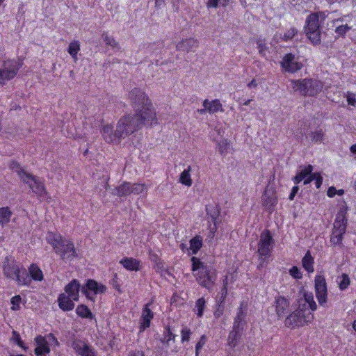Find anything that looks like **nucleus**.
Instances as JSON below:
<instances>
[{"instance_id":"nucleus-1","label":"nucleus","mask_w":356,"mask_h":356,"mask_svg":"<svg viewBox=\"0 0 356 356\" xmlns=\"http://www.w3.org/2000/svg\"><path fill=\"white\" fill-rule=\"evenodd\" d=\"M128 98L134 108L142 106V108L137 109L134 115H127L120 118L115 131L111 124L104 125L102 134L107 143L119 144L122 138L140 129L145 124L152 126L157 123L155 110L145 91L141 88H134L129 92Z\"/></svg>"},{"instance_id":"nucleus-2","label":"nucleus","mask_w":356,"mask_h":356,"mask_svg":"<svg viewBox=\"0 0 356 356\" xmlns=\"http://www.w3.org/2000/svg\"><path fill=\"white\" fill-rule=\"evenodd\" d=\"M2 270L7 279L14 280L18 286H29L31 284V280L26 268L13 257H5Z\"/></svg>"},{"instance_id":"nucleus-3","label":"nucleus","mask_w":356,"mask_h":356,"mask_svg":"<svg viewBox=\"0 0 356 356\" xmlns=\"http://www.w3.org/2000/svg\"><path fill=\"white\" fill-rule=\"evenodd\" d=\"M191 270L197 283L201 286L211 291L217 280L216 269L211 266L205 264L195 257L191 258Z\"/></svg>"},{"instance_id":"nucleus-4","label":"nucleus","mask_w":356,"mask_h":356,"mask_svg":"<svg viewBox=\"0 0 356 356\" xmlns=\"http://www.w3.org/2000/svg\"><path fill=\"white\" fill-rule=\"evenodd\" d=\"M46 238L47 243L52 246L56 254L60 256L61 259L72 261L78 257L72 241L63 238L60 234L49 232Z\"/></svg>"},{"instance_id":"nucleus-5","label":"nucleus","mask_w":356,"mask_h":356,"mask_svg":"<svg viewBox=\"0 0 356 356\" xmlns=\"http://www.w3.org/2000/svg\"><path fill=\"white\" fill-rule=\"evenodd\" d=\"M291 86L294 91L303 96L309 97L318 94L323 87V82L315 79L291 80Z\"/></svg>"},{"instance_id":"nucleus-6","label":"nucleus","mask_w":356,"mask_h":356,"mask_svg":"<svg viewBox=\"0 0 356 356\" xmlns=\"http://www.w3.org/2000/svg\"><path fill=\"white\" fill-rule=\"evenodd\" d=\"M314 319V314L306 308L305 305L298 307L285 319L288 327L304 326Z\"/></svg>"},{"instance_id":"nucleus-7","label":"nucleus","mask_w":356,"mask_h":356,"mask_svg":"<svg viewBox=\"0 0 356 356\" xmlns=\"http://www.w3.org/2000/svg\"><path fill=\"white\" fill-rule=\"evenodd\" d=\"M274 241L268 229H264L260 235V239L258 243L257 252L259 255L260 263L258 268L261 267L263 264L270 257L273 250Z\"/></svg>"},{"instance_id":"nucleus-8","label":"nucleus","mask_w":356,"mask_h":356,"mask_svg":"<svg viewBox=\"0 0 356 356\" xmlns=\"http://www.w3.org/2000/svg\"><path fill=\"white\" fill-rule=\"evenodd\" d=\"M304 30L307 38L314 45L320 44L321 32L318 13H311L307 17Z\"/></svg>"},{"instance_id":"nucleus-9","label":"nucleus","mask_w":356,"mask_h":356,"mask_svg":"<svg viewBox=\"0 0 356 356\" xmlns=\"http://www.w3.org/2000/svg\"><path fill=\"white\" fill-rule=\"evenodd\" d=\"M147 186L144 184L123 181L112 191V195L118 197H126L130 195H140L147 193Z\"/></svg>"},{"instance_id":"nucleus-10","label":"nucleus","mask_w":356,"mask_h":356,"mask_svg":"<svg viewBox=\"0 0 356 356\" xmlns=\"http://www.w3.org/2000/svg\"><path fill=\"white\" fill-rule=\"evenodd\" d=\"M71 346L79 355L98 356L97 350L86 340L74 339Z\"/></svg>"},{"instance_id":"nucleus-11","label":"nucleus","mask_w":356,"mask_h":356,"mask_svg":"<svg viewBox=\"0 0 356 356\" xmlns=\"http://www.w3.org/2000/svg\"><path fill=\"white\" fill-rule=\"evenodd\" d=\"M315 292L317 300L321 306L326 307L327 289L325 278L323 275H317L315 277Z\"/></svg>"},{"instance_id":"nucleus-12","label":"nucleus","mask_w":356,"mask_h":356,"mask_svg":"<svg viewBox=\"0 0 356 356\" xmlns=\"http://www.w3.org/2000/svg\"><path fill=\"white\" fill-rule=\"evenodd\" d=\"M106 290V286L99 284L95 280L91 279L88 280L86 284L81 286L82 293L84 294L88 299L93 302L95 299L92 296H90L89 291H92L94 295H97L105 293Z\"/></svg>"},{"instance_id":"nucleus-13","label":"nucleus","mask_w":356,"mask_h":356,"mask_svg":"<svg viewBox=\"0 0 356 356\" xmlns=\"http://www.w3.org/2000/svg\"><path fill=\"white\" fill-rule=\"evenodd\" d=\"M23 65V62L19 59H8L3 62V68L1 69L8 79L12 80L17 74Z\"/></svg>"},{"instance_id":"nucleus-14","label":"nucleus","mask_w":356,"mask_h":356,"mask_svg":"<svg viewBox=\"0 0 356 356\" xmlns=\"http://www.w3.org/2000/svg\"><path fill=\"white\" fill-rule=\"evenodd\" d=\"M280 65L284 71L289 73H295L300 70L303 67L300 62L295 60V56L291 53L286 54L283 57L282 60L280 62Z\"/></svg>"},{"instance_id":"nucleus-15","label":"nucleus","mask_w":356,"mask_h":356,"mask_svg":"<svg viewBox=\"0 0 356 356\" xmlns=\"http://www.w3.org/2000/svg\"><path fill=\"white\" fill-rule=\"evenodd\" d=\"M261 199L263 207L266 210L271 211L277 203L275 190L273 188L267 187L264 192Z\"/></svg>"},{"instance_id":"nucleus-16","label":"nucleus","mask_w":356,"mask_h":356,"mask_svg":"<svg viewBox=\"0 0 356 356\" xmlns=\"http://www.w3.org/2000/svg\"><path fill=\"white\" fill-rule=\"evenodd\" d=\"M28 179L29 182L26 184L29 185V188L37 195L38 198H44L47 195L48 193L43 181L38 179L35 176H33V179Z\"/></svg>"},{"instance_id":"nucleus-17","label":"nucleus","mask_w":356,"mask_h":356,"mask_svg":"<svg viewBox=\"0 0 356 356\" xmlns=\"http://www.w3.org/2000/svg\"><path fill=\"white\" fill-rule=\"evenodd\" d=\"M248 313L247 303L243 301L238 308L236 315L234 318L233 325L245 329L247 322L246 316Z\"/></svg>"},{"instance_id":"nucleus-18","label":"nucleus","mask_w":356,"mask_h":356,"mask_svg":"<svg viewBox=\"0 0 356 356\" xmlns=\"http://www.w3.org/2000/svg\"><path fill=\"white\" fill-rule=\"evenodd\" d=\"M289 300L284 296H277L274 301L275 312L279 318L284 317L289 311Z\"/></svg>"},{"instance_id":"nucleus-19","label":"nucleus","mask_w":356,"mask_h":356,"mask_svg":"<svg viewBox=\"0 0 356 356\" xmlns=\"http://www.w3.org/2000/svg\"><path fill=\"white\" fill-rule=\"evenodd\" d=\"M151 302L146 304L142 311L140 321V331H143L150 326L151 321L154 318V312L149 309Z\"/></svg>"},{"instance_id":"nucleus-20","label":"nucleus","mask_w":356,"mask_h":356,"mask_svg":"<svg viewBox=\"0 0 356 356\" xmlns=\"http://www.w3.org/2000/svg\"><path fill=\"white\" fill-rule=\"evenodd\" d=\"M81 291V286L79 280L74 279L65 286V293L74 301H78L79 298V291Z\"/></svg>"},{"instance_id":"nucleus-21","label":"nucleus","mask_w":356,"mask_h":356,"mask_svg":"<svg viewBox=\"0 0 356 356\" xmlns=\"http://www.w3.org/2000/svg\"><path fill=\"white\" fill-rule=\"evenodd\" d=\"M245 329L233 325L227 337V345L231 348H235L239 343Z\"/></svg>"},{"instance_id":"nucleus-22","label":"nucleus","mask_w":356,"mask_h":356,"mask_svg":"<svg viewBox=\"0 0 356 356\" xmlns=\"http://www.w3.org/2000/svg\"><path fill=\"white\" fill-rule=\"evenodd\" d=\"M334 224L330 241L334 245H339L343 240V236L346 231V224Z\"/></svg>"},{"instance_id":"nucleus-23","label":"nucleus","mask_w":356,"mask_h":356,"mask_svg":"<svg viewBox=\"0 0 356 356\" xmlns=\"http://www.w3.org/2000/svg\"><path fill=\"white\" fill-rule=\"evenodd\" d=\"M198 47V42L197 40L190 38L181 40L177 44L176 48L178 51H195V49Z\"/></svg>"},{"instance_id":"nucleus-24","label":"nucleus","mask_w":356,"mask_h":356,"mask_svg":"<svg viewBox=\"0 0 356 356\" xmlns=\"http://www.w3.org/2000/svg\"><path fill=\"white\" fill-rule=\"evenodd\" d=\"M37 347L35 349V353L39 356L44 354L50 353V348L46 337L38 335L35 339Z\"/></svg>"},{"instance_id":"nucleus-25","label":"nucleus","mask_w":356,"mask_h":356,"mask_svg":"<svg viewBox=\"0 0 356 356\" xmlns=\"http://www.w3.org/2000/svg\"><path fill=\"white\" fill-rule=\"evenodd\" d=\"M9 168L15 171L17 175L19 176V177L20 178V179L24 182V183H28L29 181V179H33V175L31 173H29V172H26L22 167L21 165H19V163H17V161H12L10 164H9Z\"/></svg>"},{"instance_id":"nucleus-26","label":"nucleus","mask_w":356,"mask_h":356,"mask_svg":"<svg viewBox=\"0 0 356 356\" xmlns=\"http://www.w3.org/2000/svg\"><path fill=\"white\" fill-rule=\"evenodd\" d=\"M206 211L208 222H218L220 213L219 204L214 203L206 205Z\"/></svg>"},{"instance_id":"nucleus-27","label":"nucleus","mask_w":356,"mask_h":356,"mask_svg":"<svg viewBox=\"0 0 356 356\" xmlns=\"http://www.w3.org/2000/svg\"><path fill=\"white\" fill-rule=\"evenodd\" d=\"M74 301L65 293H60L58 297V306L64 312L72 311L74 308Z\"/></svg>"},{"instance_id":"nucleus-28","label":"nucleus","mask_w":356,"mask_h":356,"mask_svg":"<svg viewBox=\"0 0 356 356\" xmlns=\"http://www.w3.org/2000/svg\"><path fill=\"white\" fill-rule=\"evenodd\" d=\"M203 106L207 108L208 113L210 114H213L218 111L222 112L224 111L220 101L218 99L211 101H209L207 99H204Z\"/></svg>"},{"instance_id":"nucleus-29","label":"nucleus","mask_w":356,"mask_h":356,"mask_svg":"<svg viewBox=\"0 0 356 356\" xmlns=\"http://www.w3.org/2000/svg\"><path fill=\"white\" fill-rule=\"evenodd\" d=\"M27 271L31 280L40 282L44 280L43 273L37 264H31Z\"/></svg>"},{"instance_id":"nucleus-30","label":"nucleus","mask_w":356,"mask_h":356,"mask_svg":"<svg viewBox=\"0 0 356 356\" xmlns=\"http://www.w3.org/2000/svg\"><path fill=\"white\" fill-rule=\"evenodd\" d=\"M120 263L129 270H138L140 269V261L131 257H126L122 259Z\"/></svg>"},{"instance_id":"nucleus-31","label":"nucleus","mask_w":356,"mask_h":356,"mask_svg":"<svg viewBox=\"0 0 356 356\" xmlns=\"http://www.w3.org/2000/svg\"><path fill=\"white\" fill-rule=\"evenodd\" d=\"M81 49V43L77 40L70 42L67 48L68 54L72 56L74 62L78 60V53Z\"/></svg>"},{"instance_id":"nucleus-32","label":"nucleus","mask_w":356,"mask_h":356,"mask_svg":"<svg viewBox=\"0 0 356 356\" xmlns=\"http://www.w3.org/2000/svg\"><path fill=\"white\" fill-rule=\"evenodd\" d=\"M191 167L188 166L187 168L184 169L181 173L179 177V182L188 187H190L193 184V181L191 177Z\"/></svg>"},{"instance_id":"nucleus-33","label":"nucleus","mask_w":356,"mask_h":356,"mask_svg":"<svg viewBox=\"0 0 356 356\" xmlns=\"http://www.w3.org/2000/svg\"><path fill=\"white\" fill-rule=\"evenodd\" d=\"M302 264L303 268L308 273H313L314 271V259L312 257L309 251H307V253L303 257V258L302 259Z\"/></svg>"},{"instance_id":"nucleus-34","label":"nucleus","mask_w":356,"mask_h":356,"mask_svg":"<svg viewBox=\"0 0 356 356\" xmlns=\"http://www.w3.org/2000/svg\"><path fill=\"white\" fill-rule=\"evenodd\" d=\"M76 314L83 318L92 319L94 318L90 309L85 305H78L76 308Z\"/></svg>"},{"instance_id":"nucleus-35","label":"nucleus","mask_w":356,"mask_h":356,"mask_svg":"<svg viewBox=\"0 0 356 356\" xmlns=\"http://www.w3.org/2000/svg\"><path fill=\"white\" fill-rule=\"evenodd\" d=\"M163 337L161 339V342L165 345L166 346H170V342L172 341L173 342L175 340L176 334H173L172 330H170V326H167L165 327Z\"/></svg>"},{"instance_id":"nucleus-36","label":"nucleus","mask_w":356,"mask_h":356,"mask_svg":"<svg viewBox=\"0 0 356 356\" xmlns=\"http://www.w3.org/2000/svg\"><path fill=\"white\" fill-rule=\"evenodd\" d=\"M202 246V237L197 235L190 241V250L195 254Z\"/></svg>"},{"instance_id":"nucleus-37","label":"nucleus","mask_w":356,"mask_h":356,"mask_svg":"<svg viewBox=\"0 0 356 356\" xmlns=\"http://www.w3.org/2000/svg\"><path fill=\"white\" fill-rule=\"evenodd\" d=\"M13 211L8 207H0V222H9Z\"/></svg>"},{"instance_id":"nucleus-38","label":"nucleus","mask_w":356,"mask_h":356,"mask_svg":"<svg viewBox=\"0 0 356 356\" xmlns=\"http://www.w3.org/2000/svg\"><path fill=\"white\" fill-rule=\"evenodd\" d=\"M311 140L315 143H322L325 137V133L323 129L315 130L309 134Z\"/></svg>"},{"instance_id":"nucleus-39","label":"nucleus","mask_w":356,"mask_h":356,"mask_svg":"<svg viewBox=\"0 0 356 356\" xmlns=\"http://www.w3.org/2000/svg\"><path fill=\"white\" fill-rule=\"evenodd\" d=\"M298 33V31L296 27H291L281 36V39L284 42H288L292 40Z\"/></svg>"},{"instance_id":"nucleus-40","label":"nucleus","mask_w":356,"mask_h":356,"mask_svg":"<svg viewBox=\"0 0 356 356\" xmlns=\"http://www.w3.org/2000/svg\"><path fill=\"white\" fill-rule=\"evenodd\" d=\"M205 305L206 300L204 298H200L195 302V310L197 311L196 314L198 317H202L203 316Z\"/></svg>"},{"instance_id":"nucleus-41","label":"nucleus","mask_w":356,"mask_h":356,"mask_svg":"<svg viewBox=\"0 0 356 356\" xmlns=\"http://www.w3.org/2000/svg\"><path fill=\"white\" fill-rule=\"evenodd\" d=\"M229 3V0H208L207 6L208 8H216L219 6L226 7Z\"/></svg>"},{"instance_id":"nucleus-42","label":"nucleus","mask_w":356,"mask_h":356,"mask_svg":"<svg viewBox=\"0 0 356 356\" xmlns=\"http://www.w3.org/2000/svg\"><path fill=\"white\" fill-rule=\"evenodd\" d=\"M102 38L106 45L111 46L113 48H120L119 43L113 37L109 36L107 33L104 32L102 35Z\"/></svg>"},{"instance_id":"nucleus-43","label":"nucleus","mask_w":356,"mask_h":356,"mask_svg":"<svg viewBox=\"0 0 356 356\" xmlns=\"http://www.w3.org/2000/svg\"><path fill=\"white\" fill-rule=\"evenodd\" d=\"M227 277H226L223 281V286L222 287L220 292L217 295L216 302H225L227 294Z\"/></svg>"},{"instance_id":"nucleus-44","label":"nucleus","mask_w":356,"mask_h":356,"mask_svg":"<svg viewBox=\"0 0 356 356\" xmlns=\"http://www.w3.org/2000/svg\"><path fill=\"white\" fill-rule=\"evenodd\" d=\"M230 143L227 139H222L218 143V152L221 155H225L227 153L229 148Z\"/></svg>"},{"instance_id":"nucleus-45","label":"nucleus","mask_w":356,"mask_h":356,"mask_svg":"<svg viewBox=\"0 0 356 356\" xmlns=\"http://www.w3.org/2000/svg\"><path fill=\"white\" fill-rule=\"evenodd\" d=\"M350 280L348 275L346 273H343L340 277V281L339 282V287L341 291L346 290L348 286L350 285Z\"/></svg>"},{"instance_id":"nucleus-46","label":"nucleus","mask_w":356,"mask_h":356,"mask_svg":"<svg viewBox=\"0 0 356 356\" xmlns=\"http://www.w3.org/2000/svg\"><path fill=\"white\" fill-rule=\"evenodd\" d=\"M347 208H341L338 211L334 222H347L348 219L346 218Z\"/></svg>"},{"instance_id":"nucleus-47","label":"nucleus","mask_w":356,"mask_h":356,"mask_svg":"<svg viewBox=\"0 0 356 356\" xmlns=\"http://www.w3.org/2000/svg\"><path fill=\"white\" fill-rule=\"evenodd\" d=\"M22 302V298L19 295L15 296L10 300L12 304L11 309L13 311H18L20 309V303Z\"/></svg>"},{"instance_id":"nucleus-48","label":"nucleus","mask_w":356,"mask_h":356,"mask_svg":"<svg viewBox=\"0 0 356 356\" xmlns=\"http://www.w3.org/2000/svg\"><path fill=\"white\" fill-rule=\"evenodd\" d=\"M224 310H225L224 302H216V309L213 312L214 317L217 319L219 318L223 314Z\"/></svg>"},{"instance_id":"nucleus-49","label":"nucleus","mask_w":356,"mask_h":356,"mask_svg":"<svg viewBox=\"0 0 356 356\" xmlns=\"http://www.w3.org/2000/svg\"><path fill=\"white\" fill-rule=\"evenodd\" d=\"M314 300V296L312 293H305L304 294V299H300L298 301V306H302L305 305L306 308L308 309V304L309 302Z\"/></svg>"},{"instance_id":"nucleus-50","label":"nucleus","mask_w":356,"mask_h":356,"mask_svg":"<svg viewBox=\"0 0 356 356\" xmlns=\"http://www.w3.org/2000/svg\"><path fill=\"white\" fill-rule=\"evenodd\" d=\"M351 29V26L348 24L341 25L335 29V33L341 37L344 38L346 33Z\"/></svg>"},{"instance_id":"nucleus-51","label":"nucleus","mask_w":356,"mask_h":356,"mask_svg":"<svg viewBox=\"0 0 356 356\" xmlns=\"http://www.w3.org/2000/svg\"><path fill=\"white\" fill-rule=\"evenodd\" d=\"M13 341L22 348H23L25 351L27 350L28 347L26 346L24 342L22 341L19 334L16 331H13Z\"/></svg>"},{"instance_id":"nucleus-52","label":"nucleus","mask_w":356,"mask_h":356,"mask_svg":"<svg viewBox=\"0 0 356 356\" xmlns=\"http://www.w3.org/2000/svg\"><path fill=\"white\" fill-rule=\"evenodd\" d=\"M181 341H188L191 334V330L188 327H184L181 331Z\"/></svg>"},{"instance_id":"nucleus-53","label":"nucleus","mask_w":356,"mask_h":356,"mask_svg":"<svg viewBox=\"0 0 356 356\" xmlns=\"http://www.w3.org/2000/svg\"><path fill=\"white\" fill-rule=\"evenodd\" d=\"M289 274L295 279H300L302 275L300 269L297 266H293L289 270Z\"/></svg>"},{"instance_id":"nucleus-54","label":"nucleus","mask_w":356,"mask_h":356,"mask_svg":"<svg viewBox=\"0 0 356 356\" xmlns=\"http://www.w3.org/2000/svg\"><path fill=\"white\" fill-rule=\"evenodd\" d=\"M346 100L349 105L353 106L354 107L356 106L355 94L348 92L346 95Z\"/></svg>"},{"instance_id":"nucleus-55","label":"nucleus","mask_w":356,"mask_h":356,"mask_svg":"<svg viewBox=\"0 0 356 356\" xmlns=\"http://www.w3.org/2000/svg\"><path fill=\"white\" fill-rule=\"evenodd\" d=\"M306 175L302 172H298L296 175L292 179L293 183L295 184H300L302 180H304L306 178Z\"/></svg>"},{"instance_id":"nucleus-56","label":"nucleus","mask_w":356,"mask_h":356,"mask_svg":"<svg viewBox=\"0 0 356 356\" xmlns=\"http://www.w3.org/2000/svg\"><path fill=\"white\" fill-rule=\"evenodd\" d=\"M315 186L316 188H320L322 184H323V177L321 174V172H315Z\"/></svg>"},{"instance_id":"nucleus-57","label":"nucleus","mask_w":356,"mask_h":356,"mask_svg":"<svg viewBox=\"0 0 356 356\" xmlns=\"http://www.w3.org/2000/svg\"><path fill=\"white\" fill-rule=\"evenodd\" d=\"M154 268L156 272L159 273H162L165 270L164 264L161 260H159V261L156 262Z\"/></svg>"},{"instance_id":"nucleus-58","label":"nucleus","mask_w":356,"mask_h":356,"mask_svg":"<svg viewBox=\"0 0 356 356\" xmlns=\"http://www.w3.org/2000/svg\"><path fill=\"white\" fill-rule=\"evenodd\" d=\"M206 337L202 335L195 346L197 350H200L206 343Z\"/></svg>"},{"instance_id":"nucleus-59","label":"nucleus","mask_w":356,"mask_h":356,"mask_svg":"<svg viewBox=\"0 0 356 356\" xmlns=\"http://www.w3.org/2000/svg\"><path fill=\"white\" fill-rule=\"evenodd\" d=\"M257 49L260 54L264 55L265 51L266 50V44L262 42L261 40L257 41Z\"/></svg>"},{"instance_id":"nucleus-60","label":"nucleus","mask_w":356,"mask_h":356,"mask_svg":"<svg viewBox=\"0 0 356 356\" xmlns=\"http://www.w3.org/2000/svg\"><path fill=\"white\" fill-rule=\"evenodd\" d=\"M112 287L118 291H120V285L118 283V277L117 274H115L113 278L110 282Z\"/></svg>"},{"instance_id":"nucleus-61","label":"nucleus","mask_w":356,"mask_h":356,"mask_svg":"<svg viewBox=\"0 0 356 356\" xmlns=\"http://www.w3.org/2000/svg\"><path fill=\"white\" fill-rule=\"evenodd\" d=\"M313 170V166L309 164L307 166H305L303 169H302L300 171H302L306 175V177H307L312 173Z\"/></svg>"},{"instance_id":"nucleus-62","label":"nucleus","mask_w":356,"mask_h":356,"mask_svg":"<svg viewBox=\"0 0 356 356\" xmlns=\"http://www.w3.org/2000/svg\"><path fill=\"white\" fill-rule=\"evenodd\" d=\"M299 191V187L298 186H294L292 189H291V191L289 195V199L290 200H293L295 196L296 195V194L298 193Z\"/></svg>"},{"instance_id":"nucleus-63","label":"nucleus","mask_w":356,"mask_h":356,"mask_svg":"<svg viewBox=\"0 0 356 356\" xmlns=\"http://www.w3.org/2000/svg\"><path fill=\"white\" fill-rule=\"evenodd\" d=\"M337 195V189L334 186H330L328 188L327 191V195L329 197H333Z\"/></svg>"},{"instance_id":"nucleus-64","label":"nucleus","mask_w":356,"mask_h":356,"mask_svg":"<svg viewBox=\"0 0 356 356\" xmlns=\"http://www.w3.org/2000/svg\"><path fill=\"white\" fill-rule=\"evenodd\" d=\"M129 356H145V355H144V353L143 351L135 350L130 351L129 353Z\"/></svg>"}]
</instances>
